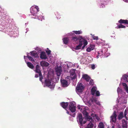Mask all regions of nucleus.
I'll return each instance as SVG.
<instances>
[{"label":"nucleus","mask_w":128,"mask_h":128,"mask_svg":"<svg viewBox=\"0 0 128 128\" xmlns=\"http://www.w3.org/2000/svg\"><path fill=\"white\" fill-rule=\"evenodd\" d=\"M84 46V45L82 47V49H83L84 48L85 46Z\"/></svg>","instance_id":"nucleus-51"},{"label":"nucleus","mask_w":128,"mask_h":128,"mask_svg":"<svg viewBox=\"0 0 128 128\" xmlns=\"http://www.w3.org/2000/svg\"><path fill=\"white\" fill-rule=\"evenodd\" d=\"M39 11V8L38 6H32L31 8L30 12L34 16Z\"/></svg>","instance_id":"nucleus-4"},{"label":"nucleus","mask_w":128,"mask_h":128,"mask_svg":"<svg viewBox=\"0 0 128 128\" xmlns=\"http://www.w3.org/2000/svg\"><path fill=\"white\" fill-rule=\"evenodd\" d=\"M70 72L71 76H73L74 75L76 74L75 73V71L74 69L71 70L70 71Z\"/></svg>","instance_id":"nucleus-30"},{"label":"nucleus","mask_w":128,"mask_h":128,"mask_svg":"<svg viewBox=\"0 0 128 128\" xmlns=\"http://www.w3.org/2000/svg\"><path fill=\"white\" fill-rule=\"evenodd\" d=\"M8 77H6V78H5V79H6V80H7V79H8Z\"/></svg>","instance_id":"nucleus-54"},{"label":"nucleus","mask_w":128,"mask_h":128,"mask_svg":"<svg viewBox=\"0 0 128 128\" xmlns=\"http://www.w3.org/2000/svg\"><path fill=\"white\" fill-rule=\"evenodd\" d=\"M67 110L66 113L68 114H69V112H68V111L67 110Z\"/></svg>","instance_id":"nucleus-53"},{"label":"nucleus","mask_w":128,"mask_h":128,"mask_svg":"<svg viewBox=\"0 0 128 128\" xmlns=\"http://www.w3.org/2000/svg\"><path fill=\"white\" fill-rule=\"evenodd\" d=\"M61 82L62 86L63 87H66L68 86V82L66 80H61Z\"/></svg>","instance_id":"nucleus-10"},{"label":"nucleus","mask_w":128,"mask_h":128,"mask_svg":"<svg viewBox=\"0 0 128 128\" xmlns=\"http://www.w3.org/2000/svg\"><path fill=\"white\" fill-rule=\"evenodd\" d=\"M83 113L84 115L85 116V118L88 121H92V118L90 116H88V113L86 110H84Z\"/></svg>","instance_id":"nucleus-7"},{"label":"nucleus","mask_w":128,"mask_h":128,"mask_svg":"<svg viewBox=\"0 0 128 128\" xmlns=\"http://www.w3.org/2000/svg\"><path fill=\"white\" fill-rule=\"evenodd\" d=\"M124 116H125V118H126V119L127 120V118L126 116V110H125L124 111Z\"/></svg>","instance_id":"nucleus-42"},{"label":"nucleus","mask_w":128,"mask_h":128,"mask_svg":"<svg viewBox=\"0 0 128 128\" xmlns=\"http://www.w3.org/2000/svg\"><path fill=\"white\" fill-rule=\"evenodd\" d=\"M90 101H91L90 100L88 101L87 102L88 105L89 106H91L92 105V104Z\"/></svg>","instance_id":"nucleus-40"},{"label":"nucleus","mask_w":128,"mask_h":128,"mask_svg":"<svg viewBox=\"0 0 128 128\" xmlns=\"http://www.w3.org/2000/svg\"><path fill=\"white\" fill-rule=\"evenodd\" d=\"M59 78H60V76H57V77L56 78V80H58V79H59Z\"/></svg>","instance_id":"nucleus-49"},{"label":"nucleus","mask_w":128,"mask_h":128,"mask_svg":"<svg viewBox=\"0 0 128 128\" xmlns=\"http://www.w3.org/2000/svg\"><path fill=\"white\" fill-rule=\"evenodd\" d=\"M69 114L73 117H74L76 115V113H74L72 114Z\"/></svg>","instance_id":"nucleus-45"},{"label":"nucleus","mask_w":128,"mask_h":128,"mask_svg":"<svg viewBox=\"0 0 128 128\" xmlns=\"http://www.w3.org/2000/svg\"><path fill=\"white\" fill-rule=\"evenodd\" d=\"M33 18H34V17H33Z\"/></svg>","instance_id":"nucleus-57"},{"label":"nucleus","mask_w":128,"mask_h":128,"mask_svg":"<svg viewBox=\"0 0 128 128\" xmlns=\"http://www.w3.org/2000/svg\"><path fill=\"white\" fill-rule=\"evenodd\" d=\"M111 128H114V126H112Z\"/></svg>","instance_id":"nucleus-55"},{"label":"nucleus","mask_w":128,"mask_h":128,"mask_svg":"<svg viewBox=\"0 0 128 128\" xmlns=\"http://www.w3.org/2000/svg\"><path fill=\"white\" fill-rule=\"evenodd\" d=\"M92 38L94 40H97L98 39V36H92Z\"/></svg>","instance_id":"nucleus-39"},{"label":"nucleus","mask_w":128,"mask_h":128,"mask_svg":"<svg viewBox=\"0 0 128 128\" xmlns=\"http://www.w3.org/2000/svg\"><path fill=\"white\" fill-rule=\"evenodd\" d=\"M73 32L76 34H82V32L81 30L74 31H73Z\"/></svg>","instance_id":"nucleus-26"},{"label":"nucleus","mask_w":128,"mask_h":128,"mask_svg":"<svg viewBox=\"0 0 128 128\" xmlns=\"http://www.w3.org/2000/svg\"><path fill=\"white\" fill-rule=\"evenodd\" d=\"M40 58L42 59H46L47 57L45 53L44 52H42L40 54Z\"/></svg>","instance_id":"nucleus-13"},{"label":"nucleus","mask_w":128,"mask_h":128,"mask_svg":"<svg viewBox=\"0 0 128 128\" xmlns=\"http://www.w3.org/2000/svg\"><path fill=\"white\" fill-rule=\"evenodd\" d=\"M63 40L64 44H66L68 42L69 39L68 38H64L63 39Z\"/></svg>","instance_id":"nucleus-21"},{"label":"nucleus","mask_w":128,"mask_h":128,"mask_svg":"<svg viewBox=\"0 0 128 128\" xmlns=\"http://www.w3.org/2000/svg\"><path fill=\"white\" fill-rule=\"evenodd\" d=\"M27 57L30 60V61H32V62H34V59L33 58H32L31 56H30L28 55H27Z\"/></svg>","instance_id":"nucleus-32"},{"label":"nucleus","mask_w":128,"mask_h":128,"mask_svg":"<svg viewBox=\"0 0 128 128\" xmlns=\"http://www.w3.org/2000/svg\"><path fill=\"white\" fill-rule=\"evenodd\" d=\"M45 83L46 86L51 89H53L54 87V85L51 84L50 81L49 80H46L45 81Z\"/></svg>","instance_id":"nucleus-8"},{"label":"nucleus","mask_w":128,"mask_h":128,"mask_svg":"<svg viewBox=\"0 0 128 128\" xmlns=\"http://www.w3.org/2000/svg\"><path fill=\"white\" fill-rule=\"evenodd\" d=\"M96 96H99L100 95V92L98 91H97L96 92Z\"/></svg>","instance_id":"nucleus-37"},{"label":"nucleus","mask_w":128,"mask_h":128,"mask_svg":"<svg viewBox=\"0 0 128 128\" xmlns=\"http://www.w3.org/2000/svg\"><path fill=\"white\" fill-rule=\"evenodd\" d=\"M94 114H92L91 115V116H92L94 117Z\"/></svg>","instance_id":"nucleus-52"},{"label":"nucleus","mask_w":128,"mask_h":128,"mask_svg":"<svg viewBox=\"0 0 128 128\" xmlns=\"http://www.w3.org/2000/svg\"><path fill=\"white\" fill-rule=\"evenodd\" d=\"M126 81L128 82V76H127L126 77Z\"/></svg>","instance_id":"nucleus-48"},{"label":"nucleus","mask_w":128,"mask_h":128,"mask_svg":"<svg viewBox=\"0 0 128 128\" xmlns=\"http://www.w3.org/2000/svg\"><path fill=\"white\" fill-rule=\"evenodd\" d=\"M117 116L116 114V112L114 111V112L112 115L111 116V120L112 122H115L116 121V117Z\"/></svg>","instance_id":"nucleus-11"},{"label":"nucleus","mask_w":128,"mask_h":128,"mask_svg":"<svg viewBox=\"0 0 128 128\" xmlns=\"http://www.w3.org/2000/svg\"><path fill=\"white\" fill-rule=\"evenodd\" d=\"M97 88L95 86H93L91 90V93L92 95H94L96 92Z\"/></svg>","instance_id":"nucleus-20"},{"label":"nucleus","mask_w":128,"mask_h":128,"mask_svg":"<svg viewBox=\"0 0 128 128\" xmlns=\"http://www.w3.org/2000/svg\"><path fill=\"white\" fill-rule=\"evenodd\" d=\"M93 80H90L89 84L90 85H92L94 84Z\"/></svg>","instance_id":"nucleus-36"},{"label":"nucleus","mask_w":128,"mask_h":128,"mask_svg":"<svg viewBox=\"0 0 128 128\" xmlns=\"http://www.w3.org/2000/svg\"><path fill=\"white\" fill-rule=\"evenodd\" d=\"M100 126L99 128H104V124L102 122H100Z\"/></svg>","instance_id":"nucleus-34"},{"label":"nucleus","mask_w":128,"mask_h":128,"mask_svg":"<svg viewBox=\"0 0 128 128\" xmlns=\"http://www.w3.org/2000/svg\"><path fill=\"white\" fill-rule=\"evenodd\" d=\"M122 127L124 128L127 127V124L126 123V121L125 120H122Z\"/></svg>","instance_id":"nucleus-25"},{"label":"nucleus","mask_w":128,"mask_h":128,"mask_svg":"<svg viewBox=\"0 0 128 128\" xmlns=\"http://www.w3.org/2000/svg\"><path fill=\"white\" fill-rule=\"evenodd\" d=\"M123 117V113L121 112L120 114L118 115V120H120L122 119Z\"/></svg>","instance_id":"nucleus-27"},{"label":"nucleus","mask_w":128,"mask_h":128,"mask_svg":"<svg viewBox=\"0 0 128 128\" xmlns=\"http://www.w3.org/2000/svg\"><path fill=\"white\" fill-rule=\"evenodd\" d=\"M94 48V46L93 45L91 44L90 46L88 47L86 50L88 52H90L91 51L93 50Z\"/></svg>","instance_id":"nucleus-15"},{"label":"nucleus","mask_w":128,"mask_h":128,"mask_svg":"<svg viewBox=\"0 0 128 128\" xmlns=\"http://www.w3.org/2000/svg\"><path fill=\"white\" fill-rule=\"evenodd\" d=\"M35 16V18L38 19V20H39V19H38V17L37 16H36V15Z\"/></svg>","instance_id":"nucleus-50"},{"label":"nucleus","mask_w":128,"mask_h":128,"mask_svg":"<svg viewBox=\"0 0 128 128\" xmlns=\"http://www.w3.org/2000/svg\"><path fill=\"white\" fill-rule=\"evenodd\" d=\"M78 109H79V110L80 109H81L80 106L79 105H78ZM81 109L82 110V108H81Z\"/></svg>","instance_id":"nucleus-46"},{"label":"nucleus","mask_w":128,"mask_h":128,"mask_svg":"<svg viewBox=\"0 0 128 128\" xmlns=\"http://www.w3.org/2000/svg\"><path fill=\"white\" fill-rule=\"evenodd\" d=\"M61 73L59 72H56V74L57 76H60V75Z\"/></svg>","instance_id":"nucleus-44"},{"label":"nucleus","mask_w":128,"mask_h":128,"mask_svg":"<svg viewBox=\"0 0 128 128\" xmlns=\"http://www.w3.org/2000/svg\"><path fill=\"white\" fill-rule=\"evenodd\" d=\"M70 35L72 36L71 38V40L73 42H74L75 43H76V42L79 41V42H80V40L82 36H77L75 35L74 33H72Z\"/></svg>","instance_id":"nucleus-2"},{"label":"nucleus","mask_w":128,"mask_h":128,"mask_svg":"<svg viewBox=\"0 0 128 128\" xmlns=\"http://www.w3.org/2000/svg\"><path fill=\"white\" fill-rule=\"evenodd\" d=\"M91 102L93 104L95 102L97 104L100 105V104L99 101L98 100V99L96 97L92 96L91 98L90 99Z\"/></svg>","instance_id":"nucleus-9"},{"label":"nucleus","mask_w":128,"mask_h":128,"mask_svg":"<svg viewBox=\"0 0 128 128\" xmlns=\"http://www.w3.org/2000/svg\"><path fill=\"white\" fill-rule=\"evenodd\" d=\"M55 14L58 19H60L61 18L60 15L58 12H56L55 13Z\"/></svg>","instance_id":"nucleus-31"},{"label":"nucleus","mask_w":128,"mask_h":128,"mask_svg":"<svg viewBox=\"0 0 128 128\" xmlns=\"http://www.w3.org/2000/svg\"><path fill=\"white\" fill-rule=\"evenodd\" d=\"M91 68L92 69H94L95 68V65L94 64H92L91 65Z\"/></svg>","instance_id":"nucleus-43"},{"label":"nucleus","mask_w":128,"mask_h":128,"mask_svg":"<svg viewBox=\"0 0 128 128\" xmlns=\"http://www.w3.org/2000/svg\"><path fill=\"white\" fill-rule=\"evenodd\" d=\"M69 109L72 112H74L76 111V106L73 102H70L69 104Z\"/></svg>","instance_id":"nucleus-6"},{"label":"nucleus","mask_w":128,"mask_h":128,"mask_svg":"<svg viewBox=\"0 0 128 128\" xmlns=\"http://www.w3.org/2000/svg\"><path fill=\"white\" fill-rule=\"evenodd\" d=\"M91 121H90V123L88 125L87 127L85 128H93V124L91 122Z\"/></svg>","instance_id":"nucleus-24"},{"label":"nucleus","mask_w":128,"mask_h":128,"mask_svg":"<svg viewBox=\"0 0 128 128\" xmlns=\"http://www.w3.org/2000/svg\"><path fill=\"white\" fill-rule=\"evenodd\" d=\"M62 72L61 67L58 68L56 70V72H60L61 73Z\"/></svg>","instance_id":"nucleus-33"},{"label":"nucleus","mask_w":128,"mask_h":128,"mask_svg":"<svg viewBox=\"0 0 128 128\" xmlns=\"http://www.w3.org/2000/svg\"><path fill=\"white\" fill-rule=\"evenodd\" d=\"M80 42L83 43L84 45L86 46L88 44V42L85 39L83 38L82 37L81 38L80 40Z\"/></svg>","instance_id":"nucleus-14"},{"label":"nucleus","mask_w":128,"mask_h":128,"mask_svg":"<svg viewBox=\"0 0 128 128\" xmlns=\"http://www.w3.org/2000/svg\"><path fill=\"white\" fill-rule=\"evenodd\" d=\"M86 119L82 117V114H79L77 117V121L81 126L84 124L86 122Z\"/></svg>","instance_id":"nucleus-1"},{"label":"nucleus","mask_w":128,"mask_h":128,"mask_svg":"<svg viewBox=\"0 0 128 128\" xmlns=\"http://www.w3.org/2000/svg\"><path fill=\"white\" fill-rule=\"evenodd\" d=\"M38 75L37 74H35V77L36 78H37L38 77Z\"/></svg>","instance_id":"nucleus-47"},{"label":"nucleus","mask_w":128,"mask_h":128,"mask_svg":"<svg viewBox=\"0 0 128 128\" xmlns=\"http://www.w3.org/2000/svg\"><path fill=\"white\" fill-rule=\"evenodd\" d=\"M82 78L85 80L87 82H88L90 79V77L87 74H84L83 75Z\"/></svg>","instance_id":"nucleus-17"},{"label":"nucleus","mask_w":128,"mask_h":128,"mask_svg":"<svg viewBox=\"0 0 128 128\" xmlns=\"http://www.w3.org/2000/svg\"><path fill=\"white\" fill-rule=\"evenodd\" d=\"M118 22L120 24H128V20H124L121 19L118 21Z\"/></svg>","instance_id":"nucleus-18"},{"label":"nucleus","mask_w":128,"mask_h":128,"mask_svg":"<svg viewBox=\"0 0 128 128\" xmlns=\"http://www.w3.org/2000/svg\"><path fill=\"white\" fill-rule=\"evenodd\" d=\"M31 55L34 57L36 58L38 56V54L36 51H34L30 52Z\"/></svg>","instance_id":"nucleus-19"},{"label":"nucleus","mask_w":128,"mask_h":128,"mask_svg":"<svg viewBox=\"0 0 128 128\" xmlns=\"http://www.w3.org/2000/svg\"><path fill=\"white\" fill-rule=\"evenodd\" d=\"M40 65L42 66H47L49 65V64L46 62L44 61L40 62Z\"/></svg>","instance_id":"nucleus-16"},{"label":"nucleus","mask_w":128,"mask_h":128,"mask_svg":"<svg viewBox=\"0 0 128 128\" xmlns=\"http://www.w3.org/2000/svg\"><path fill=\"white\" fill-rule=\"evenodd\" d=\"M105 7L104 5L102 4H101L100 6V8H103Z\"/></svg>","instance_id":"nucleus-41"},{"label":"nucleus","mask_w":128,"mask_h":128,"mask_svg":"<svg viewBox=\"0 0 128 128\" xmlns=\"http://www.w3.org/2000/svg\"><path fill=\"white\" fill-rule=\"evenodd\" d=\"M116 28H126V26L120 24V25H118Z\"/></svg>","instance_id":"nucleus-29"},{"label":"nucleus","mask_w":128,"mask_h":128,"mask_svg":"<svg viewBox=\"0 0 128 128\" xmlns=\"http://www.w3.org/2000/svg\"><path fill=\"white\" fill-rule=\"evenodd\" d=\"M60 105L63 108L66 110L67 106L68 105V102H62L60 103Z\"/></svg>","instance_id":"nucleus-12"},{"label":"nucleus","mask_w":128,"mask_h":128,"mask_svg":"<svg viewBox=\"0 0 128 128\" xmlns=\"http://www.w3.org/2000/svg\"><path fill=\"white\" fill-rule=\"evenodd\" d=\"M47 49L48 50H46V52L48 55H49L51 53V51L50 50H49V49L48 48H47Z\"/></svg>","instance_id":"nucleus-35"},{"label":"nucleus","mask_w":128,"mask_h":128,"mask_svg":"<svg viewBox=\"0 0 128 128\" xmlns=\"http://www.w3.org/2000/svg\"><path fill=\"white\" fill-rule=\"evenodd\" d=\"M71 76L72 78V79H74L76 78V74L74 75L73 76Z\"/></svg>","instance_id":"nucleus-38"},{"label":"nucleus","mask_w":128,"mask_h":128,"mask_svg":"<svg viewBox=\"0 0 128 128\" xmlns=\"http://www.w3.org/2000/svg\"><path fill=\"white\" fill-rule=\"evenodd\" d=\"M36 72L38 74L39 76V80L41 82H42V80L43 79V76L42 74L40 66L37 64L36 66V69L35 70Z\"/></svg>","instance_id":"nucleus-3"},{"label":"nucleus","mask_w":128,"mask_h":128,"mask_svg":"<svg viewBox=\"0 0 128 128\" xmlns=\"http://www.w3.org/2000/svg\"><path fill=\"white\" fill-rule=\"evenodd\" d=\"M122 85L124 86V88L127 92L128 91V87L126 84V83L122 84Z\"/></svg>","instance_id":"nucleus-28"},{"label":"nucleus","mask_w":128,"mask_h":128,"mask_svg":"<svg viewBox=\"0 0 128 128\" xmlns=\"http://www.w3.org/2000/svg\"><path fill=\"white\" fill-rule=\"evenodd\" d=\"M98 55L97 56V58H98Z\"/></svg>","instance_id":"nucleus-56"},{"label":"nucleus","mask_w":128,"mask_h":128,"mask_svg":"<svg viewBox=\"0 0 128 128\" xmlns=\"http://www.w3.org/2000/svg\"><path fill=\"white\" fill-rule=\"evenodd\" d=\"M82 45V43L79 42V45L76 46L75 48L76 50H78L81 48V47Z\"/></svg>","instance_id":"nucleus-23"},{"label":"nucleus","mask_w":128,"mask_h":128,"mask_svg":"<svg viewBox=\"0 0 128 128\" xmlns=\"http://www.w3.org/2000/svg\"><path fill=\"white\" fill-rule=\"evenodd\" d=\"M27 64L28 67L30 68L33 69L34 68V66L30 62H28L27 63Z\"/></svg>","instance_id":"nucleus-22"},{"label":"nucleus","mask_w":128,"mask_h":128,"mask_svg":"<svg viewBox=\"0 0 128 128\" xmlns=\"http://www.w3.org/2000/svg\"><path fill=\"white\" fill-rule=\"evenodd\" d=\"M84 89V87L82 84L81 83H78L76 88V91L77 92L81 93Z\"/></svg>","instance_id":"nucleus-5"}]
</instances>
